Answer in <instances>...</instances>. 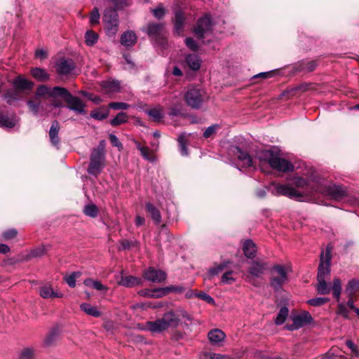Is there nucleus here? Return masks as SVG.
<instances>
[{"instance_id":"nucleus-45","label":"nucleus","mask_w":359,"mask_h":359,"mask_svg":"<svg viewBox=\"0 0 359 359\" xmlns=\"http://www.w3.org/2000/svg\"><path fill=\"white\" fill-rule=\"evenodd\" d=\"M146 113L151 117L154 121H160L163 118V114L160 109L154 108L146 110Z\"/></svg>"},{"instance_id":"nucleus-26","label":"nucleus","mask_w":359,"mask_h":359,"mask_svg":"<svg viewBox=\"0 0 359 359\" xmlns=\"http://www.w3.org/2000/svg\"><path fill=\"white\" fill-rule=\"evenodd\" d=\"M316 66L315 61H301L295 64L294 68L296 72H311L316 69Z\"/></svg>"},{"instance_id":"nucleus-20","label":"nucleus","mask_w":359,"mask_h":359,"mask_svg":"<svg viewBox=\"0 0 359 359\" xmlns=\"http://www.w3.org/2000/svg\"><path fill=\"white\" fill-rule=\"evenodd\" d=\"M269 268L267 262L264 261H255L252 263L248 272L253 277H260Z\"/></svg>"},{"instance_id":"nucleus-49","label":"nucleus","mask_w":359,"mask_h":359,"mask_svg":"<svg viewBox=\"0 0 359 359\" xmlns=\"http://www.w3.org/2000/svg\"><path fill=\"white\" fill-rule=\"evenodd\" d=\"M100 18L99 10L97 7H95L90 15V23L91 25H97L100 22Z\"/></svg>"},{"instance_id":"nucleus-47","label":"nucleus","mask_w":359,"mask_h":359,"mask_svg":"<svg viewBox=\"0 0 359 359\" xmlns=\"http://www.w3.org/2000/svg\"><path fill=\"white\" fill-rule=\"evenodd\" d=\"M90 116L95 119L101 121L108 116V111L102 110H94L91 111Z\"/></svg>"},{"instance_id":"nucleus-2","label":"nucleus","mask_w":359,"mask_h":359,"mask_svg":"<svg viewBox=\"0 0 359 359\" xmlns=\"http://www.w3.org/2000/svg\"><path fill=\"white\" fill-rule=\"evenodd\" d=\"M290 269L283 264H276L270 270V286L275 292H280L283 286L288 282Z\"/></svg>"},{"instance_id":"nucleus-24","label":"nucleus","mask_w":359,"mask_h":359,"mask_svg":"<svg viewBox=\"0 0 359 359\" xmlns=\"http://www.w3.org/2000/svg\"><path fill=\"white\" fill-rule=\"evenodd\" d=\"M120 42L126 47H131L136 43L137 36L134 32L128 30L121 34Z\"/></svg>"},{"instance_id":"nucleus-21","label":"nucleus","mask_w":359,"mask_h":359,"mask_svg":"<svg viewBox=\"0 0 359 359\" xmlns=\"http://www.w3.org/2000/svg\"><path fill=\"white\" fill-rule=\"evenodd\" d=\"M60 126L57 121H53L50 130H49V137L52 145L57 149H59L60 139L59 137V131Z\"/></svg>"},{"instance_id":"nucleus-29","label":"nucleus","mask_w":359,"mask_h":359,"mask_svg":"<svg viewBox=\"0 0 359 359\" xmlns=\"http://www.w3.org/2000/svg\"><path fill=\"white\" fill-rule=\"evenodd\" d=\"M185 62L188 67L194 71L198 70L201 65V60L196 54L187 55L185 57Z\"/></svg>"},{"instance_id":"nucleus-63","label":"nucleus","mask_w":359,"mask_h":359,"mask_svg":"<svg viewBox=\"0 0 359 359\" xmlns=\"http://www.w3.org/2000/svg\"><path fill=\"white\" fill-rule=\"evenodd\" d=\"M18 234V232L15 229H12L7 230L3 233V237L5 240H10L15 238Z\"/></svg>"},{"instance_id":"nucleus-5","label":"nucleus","mask_w":359,"mask_h":359,"mask_svg":"<svg viewBox=\"0 0 359 359\" xmlns=\"http://www.w3.org/2000/svg\"><path fill=\"white\" fill-rule=\"evenodd\" d=\"M317 279L318 284L316 285V290L318 293L320 294H330L332 290L333 297L337 299V302H339L341 292V284L340 279L338 278H335L333 280L332 287L330 285H328L325 278L323 279L320 278Z\"/></svg>"},{"instance_id":"nucleus-31","label":"nucleus","mask_w":359,"mask_h":359,"mask_svg":"<svg viewBox=\"0 0 359 359\" xmlns=\"http://www.w3.org/2000/svg\"><path fill=\"white\" fill-rule=\"evenodd\" d=\"M133 142L135 143L136 148L140 151L141 155L144 159L151 162L154 161L155 158L153 156L152 152L150 151L149 147L142 146L138 141L135 140H133Z\"/></svg>"},{"instance_id":"nucleus-55","label":"nucleus","mask_w":359,"mask_h":359,"mask_svg":"<svg viewBox=\"0 0 359 359\" xmlns=\"http://www.w3.org/2000/svg\"><path fill=\"white\" fill-rule=\"evenodd\" d=\"M187 287L183 285H170L167 287V291L169 294L170 292H175V293H183L186 291Z\"/></svg>"},{"instance_id":"nucleus-56","label":"nucleus","mask_w":359,"mask_h":359,"mask_svg":"<svg viewBox=\"0 0 359 359\" xmlns=\"http://www.w3.org/2000/svg\"><path fill=\"white\" fill-rule=\"evenodd\" d=\"M219 128V126L218 124H214L209 126L203 133V137L205 138H208L211 137L213 134H215L217 129Z\"/></svg>"},{"instance_id":"nucleus-23","label":"nucleus","mask_w":359,"mask_h":359,"mask_svg":"<svg viewBox=\"0 0 359 359\" xmlns=\"http://www.w3.org/2000/svg\"><path fill=\"white\" fill-rule=\"evenodd\" d=\"M118 283L126 287H133L141 285L142 280L140 278L133 276H121Z\"/></svg>"},{"instance_id":"nucleus-3","label":"nucleus","mask_w":359,"mask_h":359,"mask_svg":"<svg viewBox=\"0 0 359 359\" xmlns=\"http://www.w3.org/2000/svg\"><path fill=\"white\" fill-rule=\"evenodd\" d=\"M12 84L15 89L8 90L4 94V98L8 104H11L12 102L19 99L20 91L31 90L34 86L32 82L20 75L13 80Z\"/></svg>"},{"instance_id":"nucleus-41","label":"nucleus","mask_w":359,"mask_h":359,"mask_svg":"<svg viewBox=\"0 0 359 359\" xmlns=\"http://www.w3.org/2000/svg\"><path fill=\"white\" fill-rule=\"evenodd\" d=\"M288 313L289 311L286 306L281 307L275 320V323L278 325L283 324L288 316Z\"/></svg>"},{"instance_id":"nucleus-51","label":"nucleus","mask_w":359,"mask_h":359,"mask_svg":"<svg viewBox=\"0 0 359 359\" xmlns=\"http://www.w3.org/2000/svg\"><path fill=\"white\" fill-rule=\"evenodd\" d=\"M34 351L31 348H26L22 350L19 359H34Z\"/></svg>"},{"instance_id":"nucleus-4","label":"nucleus","mask_w":359,"mask_h":359,"mask_svg":"<svg viewBox=\"0 0 359 359\" xmlns=\"http://www.w3.org/2000/svg\"><path fill=\"white\" fill-rule=\"evenodd\" d=\"M103 22L107 36L110 37L114 36L118 30L119 26L117 11L114 8H107L104 12Z\"/></svg>"},{"instance_id":"nucleus-64","label":"nucleus","mask_w":359,"mask_h":359,"mask_svg":"<svg viewBox=\"0 0 359 359\" xmlns=\"http://www.w3.org/2000/svg\"><path fill=\"white\" fill-rule=\"evenodd\" d=\"M46 252V248L44 246H41V247L34 249L32 252L31 255L32 257H41L43 255H45Z\"/></svg>"},{"instance_id":"nucleus-59","label":"nucleus","mask_w":359,"mask_h":359,"mask_svg":"<svg viewBox=\"0 0 359 359\" xmlns=\"http://www.w3.org/2000/svg\"><path fill=\"white\" fill-rule=\"evenodd\" d=\"M109 140L114 147H116L118 149V150H121L123 149V145L120 142L118 138L114 134H110Z\"/></svg>"},{"instance_id":"nucleus-44","label":"nucleus","mask_w":359,"mask_h":359,"mask_svg":"<svg viewBox=\"0 0 359 359\" xmlns=\"http://www.w3.org/2000/svg\"><path fill=\"white\" fill-rule=\"evenodd\" d=\"M85 39L88 46H93L97 41L98 35L92 30H88L85 34Z\"/></svg>"},{"instance_id":"nucleus-53","label":"nucleus","mask_w":359,"mask_h":359,"mask_svg":"<svg viewBox=\"0 0 359 359\" xmlns=\"http://www.w3.org/2000/svg\"><path fill=\"white\" fill-rule=\"evenodd\" d=\"M152 292L154 294V298L156 299L163 297L168 294L167 291V287L152 289Z\"/></svg>"},{"instance_id":"nucleus-60","label":"nucleus","mask_w":359,"mask_h":359,"mask_svg":"<svg viewBox=\"0 0 359 359\" xmlns=\"http://www.w3.org/2000/svg\"><path fill=\"white\" fill-rule=\"evenodd\" d=\"M105 141L101 140L98 144V146L96 148H94L92 151V152H95L99 154H102L105 156Z\"/></svg>"},{"instance_id":"nucleus-30","label":"nucleus","mask_w":359,"mask_h":359,"mask_svg":"<svg viewBox=\"0 0 359 359\" xmlns=\"http://www.w3.org/2000/svg\"><path fill=\"white\" fill-rule=\"evenodd\" d=\"M146 210L149 213L154 222L159 224L161 222V215L159 210L156 208L152 203H146Z\"/></svg>"},{"instance_id":"nucleus-58","label":"nucleus","mask_w":359,"mask_h":359,"mask_svg":"<svg viewBox=\"0 0 359 359\" xmlns=\"http://www.w3.org/2000/svg\"><path fill=\"white\" fill-rule=\"evenodd\" d=\"M185 44L190 50L193 51H197L198 49V45L193 38H187L185 39Z\"/></svg>"},{"instance_id":"nucleus-10","label":"nucleus","mask_w":359,"mask_h":359,"mask_svg":"<svg viewBox=\"0 0 359 359\" xmlns=\"http://www.w3.org/2000/svg\"><path fill=\"white\" fill-rule=\"evenodd\" d=\"M331 248H327L326 251L324 253L322 252L320 255V260L318 269L317 278H325L326 276H329L330 273V262H331Z\"/></svg>"},{"instance_id":"nucleus-35","label":"nucleus","mask_w":359,"mask_h":359,"mask_svg":"<svg viewBox=\"0 0 359 359\" xmlns=\"http://www.w3.org/2000/svg\"><path fill=\"white\" fill-rule=\"evenodd\" d=\"M80 308L83 312L89 316L93 317H100L101 316V312L99 311L96 307L90 305V304L83 303L80 305Z\"/></svg>"},{"instance_id":"nucleus-42","label":"nucleus","mask_w":359,"mask_h":359,"mask_svg":"<svg viewBox=\"0 0 359 359\" xmlns=\"http://www.w3.org/2000/svg\"><path fill=\"white\" fill-rule=\"evenodd\" d=\"M81 275V273L80 271L73 272L70 275H66L64 277V280L70 287H74L76 286V280L79 278Z\"/></svg>"},{"instance_id":"nucleus-1","label":"nucleus","mask_w":359,"mask_h":359,"mask_svg":"<svg viewBox=\"0 0 359 359\" xmlns=\"http://www.w3.org/2000/svg\"><path fill=\"white\" fill-rule=\"evenodd\" d=\"M179 323L180 319L177 315L173 311H168L164 313L161 318L147 322L144 329L151 332L159 333L170 327H177Z\"/></svg>"},{"instance_id":"nucleus-13","label":"nucleus","mask_w":359,"mask_h":359,"mask_svg":"<svg viewBox=\"0 0 359 359\" xmlns=\"http://www.w3.org/2000/svg\"><path fill=\"white\" fill-rule=\"evenodd\" d=\"M270 166L274 170L284 172L293 171L294 170V165L287 160L280 158L278 151Z\"/></svg>"},{"instance_id":"nucleus-39","label":"nucleus","mask_w":359,"mask_h":359,"mask_svg":"<svg viewBox=\"0 0 359 359\" xmlns=\"http://www.w3.org/2000/svg\"><path fill=\"white\" fill-rule=\"evenodd\" d=\"M184 18L180 11L175 13V29L180 34L183 29Z\"/></svg>"},{"instance_id":"nucleus-8","label":"nucleus","mask_w":359,"mask_h":359,"mask_svg":"<svg viewBox=\"0 0 359 359\" xmlns=\"http://www.w3.org/2000/svg\"><path fill=\"white\" fill-rule=\"evenodd\" d=\"M271 191L276 196H285L292 199L301 200L302 198L300 191L287 184H273Z\"/></svg>"},{"instance_id":"nucleus-32","label":"nucleus","mask_w":359,"mask_h":359,"mask_svg":"<svg viewBox=\"0 0 359 359\" xmlns=\"http://www.w3.org/2000/svg\"><path fill=\"white\" fill-rule=\"evenodd\" d=\"M243 250L245 255L250 259L254 258L256 255V245L252 240H246L244 242Z\"/></svg>"},{"instance_id":"nucleus-52","label":"nucleus","mask_w":359,"mask_h":359,"mask_svg":"<svg viewBox=\"0 0 359 359\" xmlns=\"http://www.w3.org/2000/svg\"><path fill=\"white\" fill-rule=\"evenodd\" d=\"M178 142L180 145V151L182 156H187L188 151L186 147V141L184 135H181L178 137Z\"/></svg>"},{"instance_id":"nucleus-37","label":"nucleus","mask_w":359,"mask_h":359,"mask_svg":"<svg viewBox=\"0 0 359 359\" xmlns=\"http://www.w3.org/2000/svg\"><path fill=\"white\" fill-rule=\"evenodd\" d=\"M359 290V280L353 279L348 283L345 292L348 297H353V294Z\"/></svg>"},{"instance_id":"nucleus-34","label":"nucleus","mask_w":359,"mask_h":359,"mask_svg":"<svg viewBox=\"0 0 359 359\" xmlns=\"http://www.w3.org/2000/svg\"><path fill=\"white\" fill-rule=\"evenodd\" d=\"M60 335V330L58 327L53 328L49 333L47 334L44 339V343L46 346L53 345L56 340L58 339Z\"/></svg>"},{"instance_id":"nucleus-19","label":"nucleus","mask_w":359,"mask_h":359,"mask_svg":"<svg viewBox=\"0 0 359 359\" xmlns=\"http://www.w3.org/2000/svg\"><path fill=\"white\" fill-rule=\"evenodd\" d=\"M294 184L297 187L303 189V191L300 192L302 194V197L304 196H311L317 192V190L303 177H295L294 179Z\"/></svg>"},{"instance_id":"nucleus-15","label":"nucleus","mask_w":359,"mask_h":359,"mask_svg":"<svg viewBox=\"0 0 359 359\" xmlns=\"http://www.w3.org/2000/svg\"><path fill=\"white\" fill-rule=\"evenodd\" d=\"M75 67V62L72 59L66 58H60L55 65L56 71L60 75L72 74Z\"/></svg>"},{"instance_id":"nucleus-54","label":"nucleus","mask_w":359,"mask_h":359,"mask_svg":"<svg viewBox=\"0 0 359 359\" xmlns=\"http://www.w3.org/2000/svg\"><path fill=\"white\" fill-rule=\"evenodd\" d=\"M109 107L116 110H126L130 107V105L125 102H111L109 104Z\"/></svg>"},{"instance_id":"nucleus-36","label":"nucleus","mask_w":359,"mask_h":359,"mask_svg":"<svg viewBox=\"0 0 359 359\" xmlns=\"http://www.w3.org/2000/svg\"><path fill=\"white\" fill-rule=\"evenodd\" d=\"M102 86L107 93L118 92L120 90V83L117 81H104Z\"/></svg>"},{"instance_id":"nucleus-61","label":"nucleus","mask_w":359,"mask_h":359,"mask_svg":"<svg viewBox=\"0 0 359 359\" xmlns=\"http://www.w3.org/2000/svg\"><path fill=\"white\" fill-rule=\"evenodd\" d=\"M346 345L355 356H359V348L351 340H347Z\"/></svg>"},{"instance_id":"nucleus-27","label":"nucleus","mask_w":359,"mask_h":359,"mask_svg":"<svg viewBox=\"0 0 359 359\" xmlns=\"http://www.w3.org/2000/svg\"><path fill=\"white\" fill-rule=\"evenodd\" d=\"M39 294L44 299L48 298H60L63 297V294L60 292H54L51 286L46 285L39 288Z\"/></svg>"},{"instance_id":"nucleus-11","label":"nucleus","mask_w":359,"mask_h":359,"mask_svg":"<svg viewBox=\"0 0 359 359\" xmlns=\"http://www.w3.org/2000/svg\"><path fill=\"white\" fill-rule=\"evenodd\" d=\"M143 31L145 32L152 40L159 41V43L162 44L165 43V39L164 37V27L163 24L149 23Z\"/></svg>"},{"instance_id":"nucleus-50","label":"nucleus","mask_w":359,"mask_h":359,"mask_svg":"<svg viewBox=\"0 0 359 359\" xmlns=\"http://www.w3.org/2000/svg\"><path fill=\"white\" fill-rule=\"evenodd\" d=\"M205 359H232L231 356L227 355H222L212 352H207L204 354Z\"/></svg>"},{"instance_id":"nucleus-62","label":"nucleus","mask_w":359,"mask_h":359,"mask_svg":"<svg viewBox=\"0 0 359 359\" xmlns=\"http://www.w3.org/2000/svg\"><path fill=\"white\" fill-rule=\"evenodd\" d=\"M197 297L211 304H213L215 303L214 299L211 296L203 292L198 293Z\"/></svg>"},{"instance_id":"nucleus-12","label":"nucleus","mask_w":359,"mask_h":359,"mask_svg":"<svg viewBox=\"0 0 359 359\" xmlns=\"http://www.w3.org/2000/svg\"><path fill=\"white\" fill-rule=\"evenodd\" d=\"M65 92V88L55 86L53 88L48 87L46 85L39 86L36 91L34 100H38L39 97H61L62 93Z\"/></svg>"},{"instance_id":"nucleus-48","label":"nucleus","mask_w":359,"mask_h":359,"mask_svg":"<svg viewBox=\"0 0 359 359\" xmlns=\"http://www.w3.org/2000/svg\"><path fill=\"white\" fill-rule=\"evenodd\" d=\"M29 109L34 115H37L40 108V101L29 100L27 102Z\"/></svg>"},{"instance_id":"nucleus-18","label":"nucleus","mask_w":359,"mask_h":359,"mask_svg":"<svg viewBox=\"0 0 359 359\" xmlns=\"http://www.w3.org/2000/svg\"><path fill=\"white\" fill-rule=\"evenodd\" d=\"M212 23L210 18L205 15L200 18L194 29L195 34L199 39L203 38L204 34L211 29Z\"/></svg>"},{"instance_id":"nucleus-22","label":"nucleus","mask_w":359,"mask_h":359,"mask_svg":"<svg viewBox=\"0 0 359 359\" xmlns=\"http://www.w3.org/2000/svg\"><path fill=\"white\" fill-rule=\"evenodd\" d=\"M276 151L272 149H262L256 153V158L262 163H267L270 165L276 154Z\"/></svg>"},{"instance_id":"nucleus-57","label":"nucleus","mask_w":359,"mask_h":359,"mask_svg":"<svg viewBox=\"0 0 359 359\" xmlns=\"http://www.w3.org/2000/svg\"><path fill=\"white\" fill-rule=\"evenodd\" d=\"M232 271L224 273L222 277V282L224 284L233 283L235 281V278L232 276Z\"/></svg>"},{"instance_id":"nucleus-17","label":"nucleus","mask_w":359,"mask_h":359,"mask_svg":"<svg viewBox=\"0 0 359 359\" xmlns=\"http://www.w3.org/2000/svg\"><path fill=\"white\" fill-rule=\"evenodd\" d=\"M322 193L334 200H340L346 196V191L343 187L336 184L324 187Z\"/></svg>"},{"instance_id":"nucleus-38","label":"nucleus","mask_w":359,"mask_h":359,"mask_svg":"<svg viewBox=\"0 0 359 359\" xmlns=\"http://www.w3.org/2000/svg\"><path fill=\"white\" fill-rule=\"evenodd\" d=\"M31 74L34 78L39 81H46L49 79V75L47 72L41 68L36 67L31 70Z\"/></svg>"},{"instance_id":"nucleus-7","label":"nucleus","mask_w":359,"mask_h":359,"mask_svg":"<svg viewBox=\"0 0 359 359\" xmlns=\"http://www.w3.org/2000/svg\"><path fill=\"white\" fill-rule=\"evenodd\" d=\"M61 97L65 100L67 104L68 109L70 110L79 114H86L85 110L86 104L79 97L73 96L66 88H65V92L62 93Z\"/></svg>"},{"instance_id":"nucleus-46","label":"nucleus","mask_w":359,"mask_h":359,"mask_svg":"<svg viewBox=\"0 0 359 359\" xmlns=\"http://www.w3.org/2000/svg\"><path fill=\"white\" fill-rule=\"evenodd\" d=\"M330 301L329 298L326 297H316L310 299L307 301V304L312 306H320L327 303Z\"/></svg>"},{"instance_id":"nucleus-28","label":"nucleus","mask_w":359,"mask_h":359,"mask_svg":"<svg viewBox=\"0 0 359 359\" xmlns=\"http://www.w3.org/2000/svg\"><path fill=\"white\" fill-rule=\"evenodd\" d=\"M208 337L211 344L217 345L224 340L226 335L221 330L213 329L208 332Z\"/></svg>"},{"instance_id":"nucleus-40","label":"nucleus","mask_w":359,"mask_h":359,"mask_svg":"<svg viewBox=\"0 0 359 359\" xmlns=\"http://www.w3.org/2000/svg\"><path fill=\"white\" fill-rule=\"evenodd\" d=\"M128 115L125 112H119L113 119L110 121L112 126H117L128 121Z\"/></svg>"},{"instance_id":"nucleus-14","label":"nucleus","mask_w":359,"mask_h":359,"mask_svg":"<svg viewBox=\"0 0 359 359\" xmlns=\"http://www.w3.org/2000/svg\"><path fill=\"white\" fill-rule=\"evenodd\" d=\"M232 152L243 168L255 166L252 156L246 151L241 149L239 147H233Z\"/></svg>"},{"instance_id":"nucleus-43","label":"nucleus","mask_w":359,"mask_h":359,"mask_svg":"<svg viewBox=\"0 0 359 359\" xmlns=\"http://www.w3.org/2000/svg\"><path fill=\"white\" fill-rule=\"evenodd\" d=\"M83 212L86 215L94 218L97 216L98 208L95 204H88L85 205Z\"/></svg>"},{"instance_id":"nucleus-9","label":"nucleus","mask_w":359,"mask_h":359,"mask_svg":"<svg viewBox=\"0 0 359 359\" xmlns=\"http://www.w3.org/2000/svg\"><path fill=\"white\" fill-rule=\"evenodd\" d=\"M105 156L91 152L90 161L88 168L90 175L97 177L104 168Z\"/></svg>"},{"instance_id":"nucleus-16","label":"nucleus","mask_w":359,"mask_h":359,"mask_svg":"<svg viewBox=\"0 0 359 359\" xmlns=\"http://www.w3.org/2000/svg\"><path fill=\"white\" fill-rule=\"evenodd\" d=\"M144 278L153 283H162L167 278V274L165 271L156 269L154 267H149L145 270L144 273Z\"/></svg>"},{"instance_id":"nucleus-33","label":"nucleus","mask_w":359,"mask_h":359,"mask_svg":"<svg viewBox=\"0 0 359 359\" xmlns=\"http://www.w3.org/2000/svg\"><path fill=\"white\" fill-rule=\"evenodd\" d=\"M17 121L15 116L8 117L6 115L0 114V127L12 128L15 126Z\"/></svg>"},{"instance_id":"nucleus-25","label":"nucleus","mask_w":359,"mask_h":359,"mask_svg":"<svg viewBox=\"0 0 359 359\" xmlns=\"http://www.w3.org/2000/svg\"><path fill=\"white\" fill-rule=\"evenodd\" d=\"M292 320H295L296 324L301 328L306 325L310 324L313 318L308 311H302L299 314L293 316L292 317Z\"/></svg>"},{"instance_id":"nucleus-6","label":"nucleus","mask_w":359,"mask_h":359,"mask_svg":"<svg viewBox=\"0 0 359 359\" xmlns=\"http://www.w3.org/2000/svg\"><path fill=\"white\" fill-rule=\"evenodd\" d=\"M184 99L188 106L193 109H199L205 100V92L196 88H189L184 95Z\"/></svg>"}]
</instances>
